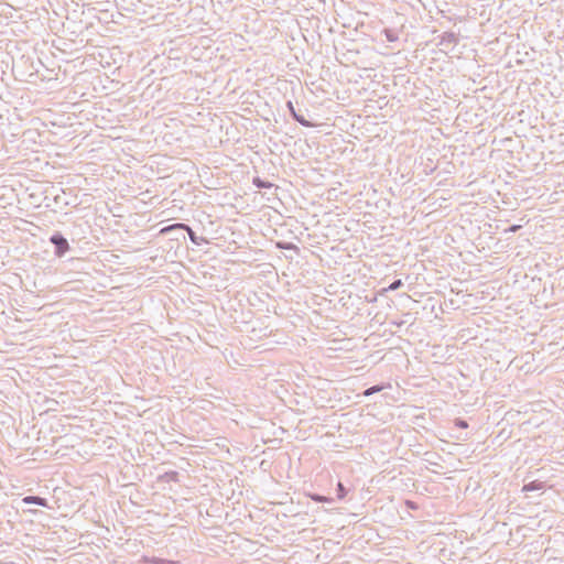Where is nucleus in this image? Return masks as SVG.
Returning a JSON list of instances; mask_svg holds the SVG:
<instances>
[{
	"mask_svg": "<svg viewBox=\"0 0 564 564\" xmlns=\"http://www.w3.org/2000/svg\"><path fill=\"white\" fill-rule=\"evenodd\" d=\"M519 228H520V226L514 225V226H512V227L510 228V231H516V230H518Z\"/></svg>",
	"mask_w": 564,
	"mask_h": 564,
	"instance_id": "nucleus-12",
	"label": "nucleus"
},
{
	"mask_svg": "<svg viewBox=\"0 0 564 564\" xmlns=\"http://www.w3.org/2000/svg\"><path fill=\"white\" fill-rule=\"evenodd\" d=\"M254 184L258 186V187H269L270 185H265L264 183H262L260 180L256 178L254 180Z\"/></svg>",
	"mask_w": 564,
	"mask_h": 564,
	"instance_id": "nucleus-10",
	"label": "nucleus"
},
{
	"mask_svg": "<svg viewBox=\"0 0 564 564\" xmlns=\"http://www.w3.org/2000/svg\"><path fill=\"white\" fill-rule=\"evenodd\" d=\"M401 285H402L401 280H397L393 283H391L388 289H383L382 292L384 293L387 291H394V290L399 289Z\"/></svg>",
	"mask_w": 564,
	"mask_h": 564,
	"instance_id": "nucleus-5",
	"label": "nucleus"
},
{
	"mask_svg": "<svg viewBox=\"0 0 564 564\" xmlns=\"http://www.w3.org/2000/svg\"><path fill=\"white\" fill-rule=\"evenodd\" d=\"M381 389H382L381 387L375 386V387H371V388L367 389V390L364 392V394H365L366 397H368V395H371V394H372V393H375V392H379V391H381Z\"/></svg>",
	"mask_w": 564,
	"mask_h": 564,
	"instance_id": "nucleus-6",
	"label": "nucleus"
},
{
	"mask_svg": "<svg viewBox=\"0 0 564 564\" xmlns=\"http://www.w3.org/2000/svg\"><path fill=\"white\" fill-rule=\"evenodd\" d=\"M288 107L291 111V113L293 115V117L296 119V121H299L302 126L304 127H314V124L310 121H307L304 117L302 116H299L296 112H295V109L292 105V102H288Z\"/></svg>",
	"mask_w": 564,
	"mask_h": 564,
	"instance_id": "nucleus-3",
	"label": "nucleus"
},
{
	"mask_svg": "<svg viewBox=\"0 0 564 564\" xmlns=\"http://www.w3.org/2000/svg\"><path fill=\"white\" fill-rule=\"evenodd\" d=\"M534 489H540V486L536 485L535 482H531L529 485H525L523 487V490L528 491V490H534Z\"/></svg>",
	"mask_w": 564,
	"mask_h": 564,
	"instance_id": "nucleus-9",
	"label": "nucleus"
},
{
	"mask_svg": "<svg viewBox=\"0 0 564 564\" xmlns=\"http://www.w3.org/2000/svg\"><path fill=\"white\" fill-rule=\"evenodd\" d=\"M310 498L317 502H327L328 501V499L326 497L318 496V495H310Z\"/></svg>",
	"mask_w": 564,
	"mask_h": 564,
	"instance_id": "nucleus-7",
	"label": "nucleus"
},
{
	"mask_svg": "<svg viewBox=\"0 0 564 564\" xmlns=\"http://www.w3.org/2000/svg\"><path fill=\"white\" fill-rule=\"evenodd\" d=\"M23 502L24 503H35V505H39V506H43L45 507L46 506V500L41 498V497H35V496H28L23 499Z\"/></svg>",
	"mask_w": 564,
	"mask_h": 564,
	"instance_id": "nucleus-4",
	"label": "nucleus"
},
{
	"mask_svg": "<svg viewBox=\"0 0 564 564\" xmlns=\"http://www.w3.org/2000/svg\"><path fill=\"white\" fill-rule=\"evenodd\" d=\"M456 425L460 429H466L468 426L465 421H457Z\"/></svg>",
	"mask_w": 564,
	"mask_h": 564,
	"instance_id": "nucleus-11",
	"label": "nucleus"
},
{
	"mask_svg": "<svg viewBox=\"0 0 564 564\" xmlns=\"http://www.w3.org/2000/svg\"><path fill=\"white\" fill-rule=\"evenodd\" d=\"M177 228H180V229H185V230L188 232V235H189L191 239H192L193 241L195 240V239H194V232H193V230L191 229V227H188L187 225H184V224H174V225H171V226L164 227V228H162V229H161V231H160V232H161V234H166V232H169V231H171V230H173V229H177Z\"/></svg>",
	"mask_w": 564,
	"mask_h": 564,
	"instance_id": "nucleus-2",
	"label": "nucleus"
},
{
	"mask_svg": "<svg viewBox=\"0 0 564 564\" xmlns=\"http://www.w3.org/2000/svg\"><path fill=\"white\" fill-rule=\"evenodd\" d=\"M337 488H338V498H339V499L345 498V496H346V490H345V488H344L343 484H341V482H339V484H338V486H337Z\"/></svg>",
	"mask_w": 564,
	"mask_h": 564,
	"instance_id": "nucleus-8",
	"label": "nucleus"
},
{
	"mask_svg": "<svg viewBox=\"0 0 564 564\" xmlns=\"http://www.w3.org/2000/svg\"><path fill=\"white\" fill-rule=\"evenodd\" d=\"M51 241L57 247L56 254L58 257L63 256L69 249L67 240L59 235L52 236Z\"/></svg>",
	"mask_w": 564,
	"mask_h": 564,
	"instance_id": "nucleus-1",
	"label": "nucleus"
}]
</instances>
